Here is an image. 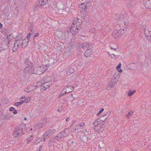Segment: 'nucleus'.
<instances>
[{"instance_id":"393cba45","label":"nucleus","mask_w":151,"mask_h":151,"mask_svg":"<svg viewBox=\"0 0 151 151\" xmlns=\"http://www.w3.org/2000/svg\"><path fill=\"white\" fill-rule=\"evenodd\" d=\"M136 92V90H134V91H132V90H129L128 93V95L129 96H131L132 95V94H134Z\"/></svg>"},{"instance_id":"a878e982","label":"nucleus","mask_w":151,"mask_h":151,"mask_svg":"<svg viewBox=\"0 0 151 151\" xmlns=\"http://www.w3.org/2000/svg\"><path fill=\"white\" fill-rule=\"evenodd\" d=\"M30 31L29 34H30V35H32L33 34L35 30L32 26L31 25L30 26Z\"/></svg>"},{"instance_id":"ea45409f","label":"nucleus","mask_w":151,"mask_h":151,"mask_svg":"<svg viewBox=\"0 0 151 151\" xmlns=\"http://www.w3.org/2000/svg\"><path fill=\"white\" fill-rule=\"evenodd\" d=\"M104 125H103L102 124L100 126V129L99 130L101 132L104 129Z\"/></svg>"},{"instance_id":"6ab92c4d","label":"nucleus","mask_w":151,"mask_h":151,"mask_svg":"<svg viewBox=\"0 0 151 151\" xmlns=\"http://www.w3.org/2000/svg\"><path fill=\"white\" fill-rule=\"evenodd\" d=\"M81 47L82 48L84 49L88 48L89 47V44L88 42H83L81 44Z\"/></svg>"},{"instance_id":"72a5a7b5","label":"nucleus","mask_w":151,"mask_h":151,"mask_svg":"<svg viewBox=\"0 0 151 151\" xmlns=\"http://www.w3.org/2000/svg\"><path fill=\"white\" fill-rule=\"evenodd\" d=\"M76 27L77 26V27H78L79 28V29H81L80 26H81V25H82V23H81V22H80V23H79V22H78L77 23H76Z\"/></svg>"},{"instance_id":"1a4fd4ad","label":"nucleus","mask_w":151,"mask_h":151,"mask_svg":"<svg viewBox=\"0 0 151 151\" xmlns=\"http://www.w3.org/2000/svg\"><path fill=\"white\" fill-rule=\"evenodd\" d=\"M136 0H130L127 2V6L128 8H133L135 6Z\"/></svg>"},{"instance_id":"e2e57ef3","label":"nucleus","mask_w":151,"mask_h":151,"mask_svg":"<svg viewBox=\"0 0 151 151\" xmlns=\"http://www.w3.org/2000/svg\"><path fill=\"white\" fill-rule=\"evenodd\" d=\"M25 98V97H21L20 98V100H21L22 99H23Z\"/></svg>"},{"instance_id":"4468645a","label":"nucleus","mask_w":151,"mask_h":151,"mask_svg":"<svg viewBox=\"0 0 151 151\" xmlns=\"http://www.w3.org/2000/svg\"><path fill=\"white\" fill-rule=\"evenodd\" d=\"M46 119H43L41 120L36 124V126L39 128H41L45 125V122Z\"/></svg>"},{"instance_id":"338daca9","label":"nucleus","mask_w":151,"mask_h":151,"mask_svg":"<svg viewBox=\"0 0 151 151\" xmlns=\"http://www.w3.org/2000/svg\"><path fill=\"white\" fill-rule=\"evenodd\" d=\"M73 142H74V141H73L71 142L72 143H73Z\"/></svg>"},{"instance_id":"ddd939ff","label":"nucleus","mask_w":151,"mask_h":151,"mask_svg":"<svg viewBox=\"0 0 151 151\" xmlns=\"http://www.w3.org/2000/svg\"><path fill=\"white\" fill-rule=\"evenodd\" d=\"M55 129H50L45 132L44 134V136L46 135L49 137L54 133L55 132Z\"/></svg>"},{"instance_id":"864d4df0","label":"nucleus","mask_w":151,"mask_h":151,"mask_svg":"<svg viewBox=\"0 0 151 151\" xmlns=\"http://www.w3.org/2000/svg\"><path fill=\"white\" fill-rule=\"evenodd\" d=\"M111 49H114V50L116 51H117L118 50V48H114L113 47H111Z\"/></svg>"},{"instance_id":"de8ad7c7","label":"nucleus","mask_w":151,"mask_h":151,"mask_svg":"<svg viewBox=\"0 0 151 151\" xmlns=\"http://www.w3.org/2000/svg\"><path fill=\"white\" fill-rule=\"evenodd\" d=\"M14 108L13 107H11L9 108V111H13L14 110Z\"/></svg>"},{"instance_id":"052dcab7","label":"nucleus","mask_w":151,"mask_h":151,"mask_svg":"<svg viewBox=\"0 0 151 151\" xmlns=\"http://www.w3.org/2000/svg\"><path fill=\"white\" fill-rule=\"evenodd\" d=\"M78 22L79 23H80V22H81V23H82V21H81V20L80 19H78Z\"/></svg>"},{"instance_id":"473e14b6","label":"nucleus","mask_w":151,"mask_h":151,"mask_svg":"<svg viewBox=\"0 0 151 151\" xmlns=\"http://www.w3.org/2000/svg\"><path fill=\"white\" fill-rule=\"evenodd\" d=\"M85 125V123L83 122H82L80 124H78L77 125H76V127H78V125H79L81 127H83Z\"/></svg>"},{"instance_id":"5701e85b","label":"nucleus","mask_w":151,"mask_h":151,"mask_svg":"<svg viewBox=\"0 0 151 151\" xmlns=\"http://www.w3.org/2000/svg\"><path fill=\"white\" fill-rule=\"evenodd\" d=\"M99 119H97L93 124V125L95 127L99 125L100 124V122H99Z\"/></svg>"},{"instance_id":"a211bd4d","label":"nucleus","mask_w":151,"mask_h":151,"mask_svg":"<svg viewBox=\"0 0 151 151\" xmlns=\"http://www.w3.org/2000/svg\"><path fill=\"white\" fill-rule=\"evenodd\" d=\"M49 0H39V4L41 6H43L47 4Z\"/></svg>"},{"instance_id":"79ce46f5","label":"nucleus","mask_w":151,"mask_h":151,"mask_svg":"<svg viewBox=\"0 0 151 151\" xmlns=\"http://www.w3.org/2000/svg\"><path fill=\"white\" fill-rule=\"evenodd\" d=\"M110 114V112H108L105 115H104V116H106V118L108 116H109Z\"/></svg>"},{"instance_id":"774afa93","label":"nucleus","mask_w":151,"mask_h":151,"mask_svg":"<svg viewBox=\"0 0 151 151\" xmlns=\"http://www.w3.org/2000/svg\"><path fill=\"white\" fill-rule=\"evenodd\" d=\"M71 96L72 97H73V95L72 94H71Z\"/></svg>"},{"instance_id":"f257e3e1","label":"nucleus","mask_w":151,"mask_h":151,"mask_svg":"<svg viewBox=\"0 0 151 151\" xmlns=\"http://www.w3.org/2000/svg\"><path fill=\"white\" fill-rule=\"evenodd\" d=\"M24 64L26 66L24 68L23 73H33L32 72L33 65L29 59H27L25 61Z\"/></svg>"},{"instance_id":"a18cd8bd","label":"nucleus","mask_w":151,"mask_h":151,"mask_svg":"<svg viewBox=\"0 0 151 151\" xmlns=\"http://www.w3.org/2000/svg\"><path fill=\"white\" fill-rule=\"evenodd\" d=\"M111 56V57L112 58H114V57H116V58L117 57V55H115L114 53H113L112 55H110Z\"/></svg>"},{"instance_id":"3c124183","label":"nucleus","mask_w":151,"mask_h":151,"mask_svg":"<svg viewBox=\"0 0 151 151\" xmlns=\"http://www.w3.org/2000/svg\"><path fill=\"white\" fill-rule=\"evenodd\" d=\"M46 135H45V136H44V135H43V138L42 139H42H41L40 140L41 141H44L45 140V138H46Z\"/></svg>"},{"instance_id":"f3484780","label":"nucleus","mask_w":151,"mask_h":151,"mask_svg":"<svg viewBox=\"0 0 151 151\" xmlns=\"http://www.w3.org/2000/svg\"><path fill=\"white\" fill-rule=\"evenodd\" d=\"M70 91L67 89L66 88H63L61 91V94H60V96H63L66 93H69Z\"/></svg>"},{"instance_id":"412c9836","label":"nucleus","mask_w":151,"mask_h":151,"mask_svg":"<svg viewBox=\"0 0 151 151\" xmlns=\"http://www.w3.org/2000/svg\"><path fill=\"white\" fill-rule=\"evenodd\" d=\"M82 8V10H83V12H86V11L87 6L84 3H82L81 4V7Z\"/></svg>"},{"instance_id":"6e6552de","label":"nucleus","mask_w":151,"mask_h":151,"mask_svg":"<svg viewBox=\"0 0 151 151\" xmlns=\"http://www.w3.org/2000/svg\"><path fill=\"white\" fill-rule=\"evenodd\" d=\"M142 29L143 30L144 34L146 36L147 38V37H149V36H151V32L149 30L146 25L142 26Z\"/></svg>"},{"instance_id":"f03ea898","label":"nucleus","mask_w":151,"mask_h":151,"mask_svg":"<svg viewBox=\"0 0 151 151\" xmlns=\"http://www.w3.org/2000/svg\"><path fill=\"white\" fill-rule=\"evenodd\" d=\"M23 127L24 125L22 124L15 128L13 132V135L14 137H18L22 134Z\"/></svg>"},{"instance_id":"aec40b11","label":"nucleus","mask_w":151,"mask_h":151,"mask_svg":"<svg viewBox=\"0 0 151 151\" xmlns=\"http://www.w3.org/2000/svg\"><path fill=\"white\" fill-rule=\"evenodd\" d=\"M92 53V52L90 50H87L84 52V55L86 57H89Z\"/></svg>"},{"instance_id":"b1692460","label":"nucleus","mask_w":151,"mask_h":151,"mask_svg":"<svg viewBox=\"0 0 151 151\" xmlns=\"http://www.w3.org/2000/svg\"><path fill=\"white\" fill-rule=\"evenodd\" d=\"M134 63H132L129 64V66L132 67L131 69L134 70L137 69L136 66L134 65Z\"/></svg>"},{"instance_id":"69168bd1","label":"nucleus","mask_w":151,"mask_h":151,"mask_svg":"<svg viewBox=\"0 0 151 151\" xmlns=\"http://www.w3.org/2000/svg\"><path fill=\"white\" fill-rule=\"evenodd\" d=\"M24 120H27V118L25 117L24 118Z\"/></svg>"},{"instance_id":"39448f33","label":"nucleus","mask_w":151,"mask_h":151,"mask_svg":"<svg viewBox=\"0 0 151 151\" xmlns=\"http://www.w3.org/2000/svg\"><path fill=\"white\" fill-rule=\"evenodd\" d=\"M44 68L43 66H37L33 69V73L37 75H40L42 73L44 72Z\"/></svg>"},{"instance_id":"603ef678","label":"nucleus","mask_w":151,"mask_h":151,"mask_svg":"<svg viewBox=\"0 0 151 151\" xmlns=\"http://www.w3.org/2000/svg\"><path fill=\"white\" fill-rule=\"evenodd\" d=\"M39 35V33H35L34 36V37H37Z\"/></svg>"},{"instance_id":"4d7b16f0","label":"nucleus","mask_w":151,"mask_h":151,"mask_svg":"<svg viewBox=\"0 0 151 151\" xmlns=\"http://www.w3.org/2000/svg\"><path fill=\"white\" fill-rule=\"evenodd\" d=\"M60 108V109L58 108V111L59 112H60L62 110V109H63L62 107H61Z\"/></svg>"},{"instance_id":"2eb2a0df","label":"nucleus","mask_w":151,"mask_h":151,"mask_svg":"<svg viewBox=\"0 0 151 151\" xmlns=\"http://www.w3.org/2000/svg\"><path fill=\"white\" fill-rule=\"evenodd\" d=\"M21 40H19L18 39H15L14 46H15V45L17 44V47L15 48V50H14V49H13V52L15 51L18 48L17 47H19L21 45V44L20 43V42Z\"/></svg>"},{"instance_id":"e433bc0d","label":"nucleus","mask_w":151,"mask_h":151,"mask_svg":"<svg viewBox=\"0 0 151 151\" xmlns=\"http://www.w3.org/2000/svg\"><path fill=\"white\" fill-rule=\"evenodd\" d=\"M30 34H28L27 35V36L24 39H26V40H29V41L30 37Z\"/></svg>"},{"instance_id":"49530a36","label":"nucleus","mask_w":151,"mask_h":151,"mask_svg":"<svg viewBox=\"0 0 151 151\" xmlns=\"http://www.w3.org/2000/svg\"><path fill=\"white\" fill-rule=\"evenodd\" d=\"M132 113L130 112H129L128 114L127 115V116L128 117H129V116L131 115L132 114Z\"/></svg>"},{"instance_id":"680f3d73","label":"nucleus","mask_w":151,"mask_h":151,"mask_svg":"<svg viewBox=\"0 0 151 151\" xmlns=\"http://www.w3.org/2000/svg\"><path fill=\"white\" fill-rule=\"evenodd\" d=\"M117 70L119 72H122V70L121 69H120V70L118 69V70Z\"/></svg>"},{"instance_id":"20e7f679","label":"nucleus","mask_w":151,"mask_h":151,"mask_svg":"<svg viewBox=\"0 0 151 151\" xmlns=\"http://www.w3.org/2000/svg\"><path fill=\"white\" fill-rule=\"evenodd\" d=\"M68 135L67 132L65 130L63 131L60 133L58 134L57 136L54 137L52 139H56L58 141H60L63 137H65Z\"/></svg>"},{"instance_id":"13d9d810","label":"nucleus","mask_w":151,"mask_h":151,"mask_svg":"<svg viewBox=\"0 0 151 151\" xmlns=\"http://www.w3.org/2000/svg\"><path fill=\"white\" fill-rule=\"evenodd\" d=\"M69 119H70V117H67L66 119V122H68L69 121Z\"/></svg>"},{"instance_id":"2f4dec72","label":"nucleus","mask_w":151,"mask_h":151,"mask_svg":"<svg viewBox=\"0 0 151 151\" xmlns=\"http://www.w3.org/2000/svg\"><path fill=\"white\" fill-rule=\"evenodd\" d=\"M78 22V18H75L74 19V20L73 21V24H76Z\"/></svg>"},{"instance_id":"9d476101","label":"nucleus","mask_w":151,"mask_h":151,"mask_svg":"<svg viewBox=\"0 0 151 151\" xmlns=\"http://www.w3.org/2000/svg\"><path fill=\"white\" fill-rule=\"evenodd\" d=\"M143 4L146 8H151V0H143Z\"/></svg>"},{"instance_id":"4c0bfd02","label":"nucleus","mask_w":151,"mask_h":151,"mask_svg":"<svg viewBox=\"0 0 151 151\" xmlns=\"http://www.w3.org/2000/svg\"><path fill=\"white\" fill-rule=\"evenodd\" d=\"M104 110L103 108H102L101 110L97 114V116L99 115L101 113H102Z\"/></svg>"},{"instance_id":"c85d7f7f","label":"nucleus","mask_w":151,"mask_h":151,"mask_svg":"<svg viewBox=\"0 0 151 151\" xmlns=\"http://www.w3.org/2000/svg\"><path fill=\"white\" fill-rule=\"evenodd\" d=\"M30 98L29 97L27 98L26 99H25L24 100H22L24 102L23 103H27L30 101Z\"/></svg>"},{"instance_id":"7c9ffc66","label":"nucleus","mask_w":151,"mask_h":151,"mask_svg":"<svg viewBox=\"0 0 151 151\" xmlns=\"http://www.w3.org/2000/svg\"><path fill=\"white\" fill-rule=\"evenodd\" d=\"M80 128L78 127L77 128H73L71 129V130L73 132H74V131H76V130L78 131H80Z\"/></svg>"},{"instance_id":"37998d69","label":"nucleus","mask_w":151,"mask_h":151,"mask_svg":"<svg viewBox=\"0 0 151 151\" xmlns=\"http://www.w3.org/2000/svg\"><path fill=\"white\" fill-rule=\"evenodd\" d=\"M121 64L120 63L118 65L116 66V68L117 70L119 69L121 67Z\"/></svg>"},{"instance_id":"6e6d98bb","label":"nucleus","mask_w":151,"mask_h":151,"mask_svg":"<svg viewBox=\"0 0 151 151\" xmlns=\"http://www.w3.org/2000/svg\"><path fill=\"white\" fill-rule=\"evenodd\" d=\"M38 6L37 5H36L35 7V8L34 9V11H36L37 9H38Z\"/></svg>"},{"instance_id":"a19ab883","label":"nucleus","mask_w":151,"mask_h":151,"mask_svg":"<svg viewBox=\"0 0 151 151\" xmlns=\"http://www.w3.org/2000/svg\"><path fill=\"white\" fill-rule=\"evenodd\" d=\"M33 138V136L32 135L30 136V137H29L27 139V140L28 141V142L30 141L31 140H32Z\"/></svg>"},{"instance_id":"f8f14e48","label":"nucleus","mask_w":151,"mask_h":151,"mask_svg":"<svg viewBox=\"0 0 151 151\" xmlns=\"http://www.w3.org/2000/svg\"><path fill=\"white\" fill-rule=\"evenodd\" d=\"M70 31L73 35H75L78 32L79 28L77 27H72L71 26L70 28Z\"/></svg>"},{"instance_id":"c9c22d12","label":"nucleus","mask_w":151,"mask_h":151,"mask_svg":"<svg viewBox=\"0 0 151 151\" xmlns=\"http://www.w3.org/2000/svg\"><path fill=\"white\" fill-rule=\"evenodd\" d=\"M113 83H111V82H109L108 83V84L109 85V86L111 87H113L115 85V83L114 81Z\"/></svg>"},{"instance_id":"09e8293b","label":"nucleus","mask_w":151,"mask_h":151,"mask_svg":"<svg viewBox=\"0 0 151 151\" xmlns=\"http://www.w3.org/2000/svg\"><path fill=\"white\" fill-rule=\"evenodd\" d=\"M52 140H50V141H49V142L48 144V145L49 146H51V143H52Z\"/></svg>"},{"instance_id":"0eeeda50","label":"nucleus","mask_w":151,"mask_h":151,"mask_svg":"<svg viewBox=\"0 0 151 151\" xmlns=\"http://www.w3.org/2000/svg\"><path fill=\"white\" fill-rule=\"evenodd\" d=\"M13 117V115L9 113L6 115L2 114L0 115V120H9Z\"/></svg>"},{"instance_id":"dca6fc26","label":"nucleus","mask_w":151,"mask_h":151,"mask_svg":"<svg viewBox=\"0 0 151 151\" xmlns=\"http://www.w3.org/2000/svg\"><path fill=\"white\" fill-rule=\"evenodd\" d=\"M29 42V41L28 40H26V39H23L22 40V44L21 45L22 47L23 48L25 47L27 45Z\"/></svg>"},{"instance_id":"4be33fe9","label":"nucleus","mask_w":151,"mask_h":151,"mask_svg":"<svg viewBox=\"0 0 151 151\" xmlns=\"http://www.w3.org/2000/svg\"><path fill=\"white\" fill-rule=\"evenodd\" d=\"M22 38V35L21 33H18L17 36L16 37L15 39H18L21 40Z\"/></svg>"},{"instance_id":"9b49d317","label":"nucleus","mask_w":151,"mask_h":151,"mask_svg":"<svg viewBox=\"0 0 151 151\" xmlns=\"http://www.w3.org/2000/svg\"><path fill=\"white\" fill-rule=\"evenodd\" d=\"M50 86L48 82H44L42 84L41 86V92H43L47 88H49Z\"/></svg>"},{"instance_id":"c03bdc74","label":"nucleus","mask_w":151,"mask_h":151,"mask_svg":"<svg viewBox=\"0 0 151 151\" xmlns=\"http://www.w3.org/2000/svg\"><path fill=\"white\" fill-rule=\"evenodd\" d=\"M30 89L29 88H25L24 90V91L27 92H30L31 91V90H29Z\"/></svg>"},{"instance_id":"8fccbe9b","label":"nucleus","mask_w":151,"mask_h":151,"mask_svg":"<svg viewBox=\"0 0 151 151\" xmlns=\"http://www.w3.org/2000/svg\"><path fill=\"white\" fill-rule=\"evenodd\" d=\"M13 111V113L14 114H17V111L15 109V108H14V109Z\"/></svg>"},{"instance_id":"c756f323","label":"nucleus","mask_w":151,"mask_h":151,"mask_svg":"<svg viewBox=\"0 0 151 151\" xmlns=\"http://www.w3.org/2000/svg\"><path fill=\"white\" fill-rule=\"evenodd\" d=\"M66 88L67 89L68 88H70V92H71L75 88L73 86H67Z\"/></svg>"},{"instance_id":"58836bf2","label":"nucleus","mask_w":151,"mask_h":151,"mask_svg":"<svg viewBox=\"0 0 151 151\" xmlns=\"http://www.w3.org/2000/svg\"><path fill=\"white\" fill-rule=\"evenodd\" d=\"M71 70L70 68H69L68 70V71L67 72V74L68 75H70V73H71Z\"/></svg>"},{"instance_id":"0e129e2a","label":"nucleus","mask_w":151,"mask_h":151,"mask_svg":"<svg viewBox=\"0 0 151 151\" xmlns=\"http://www.w3.org/2000/svg\"><path fill=\"white\" fill-rule=\"evenodd\" d=\"M8 3H10V0H6Z\"/></svg>"},{"instance_id":"cd10ccee","label":"nucleus","mask_w":151,"mask_h":151,"mask_svg":"<svg viewBox=\"0 0 151 151\" xmlns=\"http://www.w3.org/2000/svg\"><path fill=\"white\" fill-rule=\"evenodd\" d=\"M117 76L116 75H114L112 77V79L115 83H116L118 80V78H117Z\"/></svg>"},{"instance_id":"bf43d9fd","label":"nucleus","mask_w":151,"mask_h":151,"mask_svg":"<svg viewBox=\"0 0 151 151\" xmlns=\"http://www.w3.org/2000/svg\"><path fill=\"white\" fill-rule=\"evenodd\" d=\"M3 27L2 24L0 22V29L2 28Z\"/></svg>"},{"instance_id":"bb28decb","label":"nucleus","mask_w":151,"mask_h":151,"mask_svg":"<svg viewBox=\"0 0 151 151\" xmlns=\"http://www.w3.org/2000/svg\"><path fill=\"white\" fill-rule=\"evenodd\" d=\"M23 102H23L22 101H21L15 103L14 104V105L17 106H18L21 105L22 104L24 103Z\"/></svg>"},{"instance_id":"423d86ee","label":"nucleus","mask_w":151,"mask_h":151,"mask_svg":"<svg viewBox=\"0 0 151 151\" xmlns=\"http://www.w3.org/2000/svg\"><path fill=\"white\" fill-rule=\"evenodd\" d=\"M118 21L120 22L122 21V23L123 22L125 26H127L129 22V17L127 16H124L123 15H118Z\"/></svg>"},{"instance_id":"5fc2aeb1","label":"nucleus","mask_w":151,"mask_h":151,"mask_svg":"<svg viewBox=\"0 0 151 151\" xmlns=\"http://www.w3.org/2000/svg\"><path fill=\"white\" fill-rule=\"evenodd\" d=\"M42 146L41 145L39 147V150H38V151H41V150L42 149Z\"/></svg>"},{"instance_id":"7ed1b4c3","label":"nucleus","mask_w":151,"mask_h":151,"mask_svg":"<svg viewBox=\"0 0 151 151\" xmlns=\"http://www.w3.org/2000/svg\"><path fill=\"white\" fill-rule=\"evenodd\" d=\"M125 32L124 29L114 30L112 33V36L115 39L121 37Z\"/></svg>"},{"instance_id":"f704fd0d","label":"nucleus","mask_w":151,"mask_h":151,"mask_svg":"<svg viewBox=\"0 0 151 151\" xmlns=\"http://www.w3.org/2000/svg\"><path fill=\"white\" fill-rule=\"evenodd\" d=\"M7 39L9 40V41H8V44H9L10 41H9V39H12L13 38V37L11 35V34H10L7 37Z\"/></svg>"}]
</instances>
